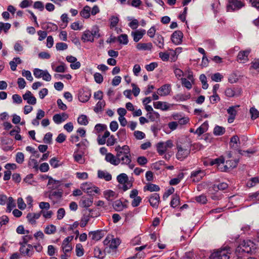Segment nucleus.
<instances>
[{"instance_id":"nucleus-25","label":"nucleus","mask_w":259,"mask_h":259,"mask_svg":"<svg viewBox=\"0 0 259 259\" xmlns=\"http://www.w3.org/2000/svg\"><path fill=\"white\" fill-rule=\"evenodd\" d=\"M91 96L90 92L88 91H82L79 93V100L81 102H86L90 99Z\"/></svg>"},{"instance_id":"nucleus-46","label":"nucleus","mask_w":259,"mask_h":259,"mask_svg":"<svg viewBox=\"0 0 259 259\" xmlns=\"http://www.w3.org/2000/svg\"><path fill=\"white\" fill-rule=\"evenodd\" d=\"M45 29H46L48 31H55L58 29V26L56 24H54L53 23H48L45 26Z\"/></svg>"},{"instance_id":"nucleus-38","label":"nucleus","mask_w":259,"mask_h":259,"mask_svg":"<svg viewBox=\"0 0 259 259\" xmlns=\"http://www.w3.org/2000/svg\"><path fill=\"white\" fill-rule=\"evenodd\" d=\"M15 203L14 200L12 197H9L8 198V202L7 203V212H11L13 208L15 207Z\"/></svg>"},{"instance_id":"nucleus-6","label":"nucleus","mask_w":259,"mask_h":259,"mask_svg":"<svg viewBox=\"0 0 259 259\" xmlns=\"http://www.w3.org/2000/svg\"><path fill=\"white\" fill-rule=\"evenodd\" d=\"M117 157V159L119 160V164L121 162V164L128 165L131 169H133L135 165L131 163V154H120L119 156Z\"/></svg>"},{"instance_id":"nucleus-14","label":"nucleus","mask_w":259,"mask_h":259,"mask_svg":"<svg viewBox=\"0 0 259 259\" xmlns=\"http://www.w3.org/2000/svg\"><path fill=\"white\" fill-rule=\"evenodd\" d=\"M205 176V172L201 169L196 170L191 172V177L194 182H199Z\"/></svg>"},{"instance_id":"nucleus-37","label":"nucleus","mask_w":259,"mask_h":259,"mask_svg":"<svg viewBox=\"0 0 259 259\" xmlns=\"http://www.w3.org/2000/svg\"><path fill=\"white\" fill-rule=\"evenodd\" d=\"M180 204V197L179 195L175 194L172 196V199L170 201V206L175 208Z\"/></svg>"},{"instance_id":"nucleus-33","label":"nucleus","mask_w":259,"mask_h":259,"mask_svg":"<svg viewBox=\"0 0 259 259\" xmlns=\"http://www.w3.org/2000/svg\"><path fill=\"white\" fill-rule=\"evenodd\" d=\"M238 161L237 160H229L226 162V165L224 166L225 170H227L229 168H234L236 167L238 164Z\"/></svg>"},{"instance_id":"nucleus-15","label":"nucleus","mask_w":259,"mask_h":259,"mask_svg":"<svg viewBox=\"0 0 259 259\" xmlns=\"http://www.w3.org/2000/svg\"><path fill=\"white\" fill-rule=\"evenodd\" d=\"M250 52V50L240 51L237 55V61L241 63H244L248 61V56Z\"/></svg>"},{"instance_id":"nucleus-10","label":"nucleus","mask_w":259,"mask_h":259,"mask_svg":"<svg viewBox=\"0 0 259 259\" xmlns=\"http://www.w3.org/2000/svg\"><path fill=\"white\" fill-rule=\"evenodd\" d=\"M73 236H68L66 237L63 241L62 244V248L64 253L70 252L72 250V247L69 244V242L72 240Z\"/></svg>"},{"instance_id":"nucleus-39","label":"nucleus","mask_w":259,"mask_h":259,"mask_svg":"<svg viewBox=\"0 0 259 259\" xmlns=\"http://www.w3.org/2000/svg\"><path fill=\"white\" fill-rule=\"evenodd\" d=\"M56 231V227L53 225H50L47 226L44 230V232L46 234L50 235L54 234Z\"/></svg>"},{"instance_id":"nucleus-16","label":"nucleus","mask_w":259,"mask_h":259,"mask_svg":"<svg viewBox=\"0 0 259 259\" xmlns=\"http://www.w3.org/2000/svg\"><path fill=\"white\" fill-rule=\"evenodd\" d=\"M89 236L91 237L92 240L98 241L104 237V234L102 230H97L90 232Z\"/></svg>"},{"instance_id":"nucleus-43","label":"nucleus","mask_w":259,"mask_h":259,"mask_svg":"<svg viewBox=\"0 0 259 259\" xmlns=\"http://www.w3.org/2000/svg\"><path fill=\"white\" fill-rule=\"evenodd\" d=\"M225 95L228 97H233L236 96H239V94H237L234 88H227L225 91Z\"/></svg>"},{"instance_id":"nucleus-30","label":"nucleus","mask_w":259,"mask_h":259,"mask_svg":"<svg viewBox=\"0 0 259 259\" xmlns=\"http://www.w3.org/2000/svg\"><path fill=\"white\" fill-rule=\"evenodd\" d=\"M160 190V188L158 185L155 184H153L152 183H149L144 186V191H149L150 192H157Z\"/></svg>"},{"instance_id":"nucleus-13","label":"nucleus","mask_w":259,"mask_h":259,"mask_svg":"<svg viewBox=\"0 0 259 259\" xmlns=\"http://www.w3.org/2000/svg\"><path fill=\"white\" fill-rule=\"evenodd\" d=\"M68 118V115L66 113H62L61 114H56L53 117L54 122L59 124L65 121Z\"/></svg>"},{"instance_id":"nucleus-26","label":"nucleus","mask_w":259,"mask_h":259,"mask_svg":"<svg viewBox=\"0 0 259 259\" xmlns=\"http://www.w3.org/2000/svg\"><path fill=\"white\" fill-rule=\"evenodd\" d=\"M152 48V44L151 42L138 43L136 46V48L140 51L151 50Z\"/></svg>"},{"instance_id":"nucleus-28","label":"nucleus","mask_w":259,"mask_h":259,"mask_svg":"<svg viewBox=\"0 0 259 259\" xmlns=\"http://www.w3.org/2000/svg\"><path fill=\"white\" fill-rule=\"evenodd\" d=\"M154 43L159 48H163L164 46V38L160 34H156Z\"/></svg>"},{"instance_id":"nucleus-42","label":"nucleus","mask_w":259,"mask_h":259,"mask_svg":"<svg viewBox=\"0 0 259 259\" xmlns=\"http://www.w3.org/2000/svg\"><path fill=\"white\" fill-rule=\"evenodd\" d=\"M105 106V102L104 101H99L94 107V110L96 113H98L101 111L102 109Z\"/></svg>"},{"instance_id":"nucleus-54","label":"nucleus","mask_w":259,"mask_h":259,"mask_svg":"<svg viewBox=\"0 0 259 259\" xmlns=\"http://www.w3.org/2000/svg\"><path fill=\"white\" fill-rule=\"evenodd\" d=\"M33 239L32 235H26L22 237V240L19 242V245H27V243Z\"/></svg>"},{"instance_id":"nucleus-52","label":"nucleus","mask_w":259,"mask_h":259,"mask_svg":"<svg viewBox=\"0 0 259 259\" xmlns=\"http://www.w3.org/2000/svg\"><path fill=\"white\" fill-rule=\"evenodd\" d=\"M113 206L116 211H121L124 207H126V206L124 205L122 202L119 200L116 201L115 202Z\"/></svg>"},{"instance_id":"nucleus-51","label":"nucleus","mask_w":259,"mask_h":259,"mask_svg":"<svg viewBox=\"0 0 259 259\" xmlns=\"http://www.w3.org/2000/svg\"><path fill=\"white\" fill-rule=\"evenodd\" d=\"M257 183H259V178L258 177H254L251 178L247 182V186L248 187L251 188L254 186Z\"/></svg>"},{"instance_id":"nucleus-41","label":"nucleus","mask_w":259,"mask_h":259,"mask_svg":"<svg viewBox=\"0 0 259 259\" xmlns=\"http://www.w3.org/2000/svg\"><path fill=\"white\" fill-rule=\"evenodd\" d=\"M228 187V185L226 183H221L219 184H214L213 185V189L214 190H225Z\"/></svg>"},{"instance_id":"nucleus-7","label":"nucleus","mask_w":259,"mask_h":259,"mask_svg":"<svg viewBox=\"0 0 259 259\" xmlns=\"http://www.w3.org/2000/svg\"><path fill=\"white\" fill-rule=\"evenodd\" d=\"M150 205L155 208H158L160 202L159 195L156 193L150 195L147 197Z\"/></svg>"},{"instance_id":"nucleus-19","label":"nucleus","mask_w":259,"mask_h":259,"mask_svg":"<svg viewBox=\"0 0 259 259\" xmlns=\"http://www.w3.org/2000/svg\"><path fill=\"white\" fill-rule=\"evenodd\" d=\"M146 33L145 29L138 30L135 31H132L131 35L133 37V39L136 42H138Z\"/></svg>"},{"instance_id":"nucleus-27","label":"nucleus","mask_w":259,"mask_h":259,"mask_svg":"<svg viewBox=\"0 0 259 259\" xmlns=\"http://www.w3.org/2000/svg\"><path fill=\"white\" fill-rule=\"evenodd\" d=\"M208 127V123L207 121L204 122L201 126H200L195 132V134L200 136L206 132Z\"/></svg>"},{"instance_id":"nucleus-32","label":"nucleus","mask_w":259,"mask_h":259,"mask_svg":"<svg viewBox=\"0 0 259 259\" xmlns=\"http://www.w3.org/2000/svg\"><path fill=\"white\" fill-rule=\"evenodd\" d=\"M98 176L100 179H105L107 181H109L112 179L111 175L106 171L98 170Z\"/></svg>"},{"instance_id":"nucleus-47","label":"nucleus","mask_w":259,"mask_h":259,"mask_svg":"<svg viewBox=\"0 0 259 259\" xmlns=\"http://www.w3.org/2000/svg\"><path fill=\"white\" fill-rule=\"evenodd\" d=\"M118 41L120 44L127 45L128 42L127 35L125 34H122L120 35L118 37Z\"/></svg>"},{"instance_id":"nucleus-49","label":"nucleus","mask_w":259,"mask_h":259,"mask_svg":"<svg viewBox=\"0 0 259 259\" xmlns=\"http://www.w3.org/2000/svg\"><path fill=\"white\" fill-rule=\"evenodd\" d=\"M225 162V159L223 157H220L219 158H215L214 159H212L210 162V165H213L214 164H217L218 165H220L221 164L224 163Z\"/></svg>"},{"instance_id":"nucleus-53","label":"nucleus","mask_w":259,"mask_h":259,"mask_svg":"<svg viewBox=\"0 0 259 259\" xmlns=\"http://www.w3.org/2000/svg\"><path fill=\"white\" fill-rule=\"evenodd\" d=\"M92 185L93 184L91 183H84L81 184L80 188L85 193H90L91 191L89 190H90V188L92 187Z\"/></svg>"},{"instance_id":"nucleus-55","label":"nucleus","mask_w":259,"mask_h":259,"mask_svg":"<svg viewBox=\"0 0 259 259\" xmlns=\"http://www.w3.org/2000/svg\"><path fill=\"white\" fill-rule=\"evenodd\" d=\"M115 194V193L111 190H107L104 192V197L108 200H110L111 198L114 197Z\"/></svg>"},{"instance_id":"nucleus-61","label":"nucleus","mask_w":259,"mask_h":259,"mask_svg":"<svg viewBox=\"0 0 259 259\" xmlns=\"http://www.w3.org/2000/svg\"><path fill=\"white\" fill-rule=\"evenodd\" d=\"M250 113L252 119H255L259 117V111L254 107H251L250 109Z\"/></svg>"},{"instance_id":"nucleus-24","label":"nucleus","mask_w":259,"mask_h":259,"mask_svg":"<svg viewBox=\"0 0 259 259\" xmlns=\"http://www.w3.org/2000/svg\"><path fill=\"white\" fill-rule=\"evenodd\" d=\"M81 40L83 42L86 41H91L93 42L94 39L93 36L92 35V33H91V31H90L89 30H87L83 32V34L81 37Z\"/></svg>"},{"instance_id":"nucleus-50","label":"nucleus","mask_w":259,"mask_h":259,"mask_svg":"<svg viewBox=\"0 0 259 259\" xmlns=\"http://www.w3.org/2000/svg\"><path fill=\"white\" fill-rule=\"evenodd\" d=\"M94 256L98 258H103L104 257L103 253L101 249L98 247H96L94 250Z\"/></svg>"},{"instance_id":"nucleus-64","label":"nucleus","mask_w":259,"mask_h":259,"mask_svg":"<svg viewBox=\"0 0 259 259\" xmlns=\"http://www.w3.org/2000/svg\"><path fill=\"white\" fill-rule=\"evenodd\" d=\"M22 74L24 77H25L26 79L30 81H32L33 79L31 73L29 70H23L22 71Z\"/></svg>"},{"instance_id":"nucleus-8","label":"nucleus","mask_w":259,"mask_h":259,"mask_svg":"<svg viewBox=\"0 0 259 259\" xmlns=\"http://www.w3.org/2000/svg\"><path fill=\"white\" fill-rule=\"evenodd\" d=\"M239 107V105L232 106L227 109V113L229 114V116L228 118V122L229 123H231L234 121L237 112L236 108Z\"/></svg>"},{"instance_id":"nucleus-11","label":"nucleus","mask_w":259,"mask_h":259,"mask_svg":"<svg viewBox=\"0 0 259 259\" xmlns=\"http://www.w3.org/2000/svg\"><path fill=\"white\" fill-rule=\"evenodd\" d=\"M63 195V190L58 189L57 191H51L49 192V198L52 200L54 203L55 200L60 199Z\"/></svg>"},{"instance_id":"nucleus-9","label":"nucleus","mask_w":259,"mask_h":259,"mask_svg":"<svg viewBox=\"0 0 259 259\" xmlns=\"http://www.w3.org/2000/svg\"><path fill=\"white\" fill-rule=\"evenodd\" d=\"M47 178L49 179L48 185L50 186L49 188L51 191L59 189L60 186L61 185V182L59 180H56L53 179L51 177L47 176Z\"/></svg>"},{"instance_id":"nucleus-3","label":"nucleus","mask_w":259,"mask_h":259,"mask_svg":"<svg viewBox=\"0 0 259 259\" xmlns=\"http://www.w3.org/2000/svg\"><path fill=\"white\" fill-rule=\"evenodd\" d=\"M178 152L176 154L177 158L181 161L185 159L190 153V149L184 148L181 145H177Z\"/></svg>"},{"instance_id":"nucleus-31","label":"nucleus","mask_w":259,"mask_h":259,"mask_svg":"<svg viewBox=\"0 0 259 259\" xmlns=\"http://www.w3.org/2000/svg\"><path fill=\"white\" fill-rule=\"evenodd\" d=\"M240 141L239 137L237 135L233 136L230 139V145L234 149H238V144H240Z\"/></svg>"},{"instance_id":"nucleus-45","label":"nucleus","mask_w":259,"mask_h":259,"mask_svg":"<svg viewBox=\"0 0 259 259\" xmlns=\"http://www.w3.org/2000/svg\"><path fill=\"white\" fill-rule=\"evenodd\" d=\"M75 251L76 254L77 256H81L84 254V249L83 248L82 245L80 243H78L75 246Z\"/></svg>"},{"instance_id":"nucleus-35","label":"nucleus","mask_w":259,"mask_h":259,"mask_svg":"<svg viewBox=\"0 0 259 259\" xmlns=\"http://www.w3.org/2000/svg\"><path fill=\"white\" fill-rule=\"evenodd\" d=\"M191 95L189 93L187 94H177L174 97V98L177 101H184L189 99Z\"/></svg>"},{"instance_id":"nucleus-40","label":"nucleus","mask_w":259,"mask_h":259,"mask_svg":"<svg viewBox=\"0 0 259 259\" xmlns=\"http://www.w3.org/2000/svg\"><path fill=\"white\" fill-rule=\"evenodd\" d=\"M128 180L127 176L124 173L121 174L117 177V181L121 184H124L125 183H127Z\"/></svg>"},{"instance_id":"nucleus-29","label":"nucleus","mask_w":259,"mask_h":259,"mask_svg":"<svg viewBox=\"0 0 259 259\" xmlns=\"http://www.w3.org/2000/svg\"><path fill=\"white\" fill-rule=\"evenodd\" d=\"M153 106L156 109H160L162 110H166L169 108V106L166 102H162L161 101L154 102Z\"/></svg>"},{"instance_id":"nucleus-12","label":"nucleus","mask_w":259,"mask_h":259,"mask_svg":"<svg viewBox=\"0 0 259 259\" xmlns=\"http://www.w3.org/2000/svg\"><path fill=\"white\" fill-rule=\"evenodd\" d=\"M183 33L180 31H175L171 35V41L176 45H179L182 42Z\"/></svg>"},{"instance_id":"nucleus-1","label":"nucleus","mask_w":259,"mask_h":259,"mask_svg":"<svg viewBox=\"0 0 259 259\" xmlns=\"http://www.w3.org/2000/svg\"><path fill=\"white\" fill-rule=\"evenodd\" d=\"M255 249L254 244L250 240H244L236 248V252L250 253Z\"/></svg>"},{"instance_id":"nucleus-62","label":"nucleus","mask_w":259,"mask_h":259,"mask_svg":"<svg viewBox=\"0 0 259 259\" xmlns=\"http://www.w3.org/2000/svg\"><path fill=\"white\" fill-rule=\"evenodd\" d=\"M56 48L58 51H63L68 48V45L64 42H58L56 45Z\"/></svg>"},{"instance_id":"nucleus-58","label":"nucleus","mask_w":259,"mask_h":259,"mask_svg":"<svg viewBox=\"0 0 259 259\" xmlns=\"http://www.w3.org/2000/svg\"><path fill=\"white\" fill-rule=\"evenodd\" d=\"M147 116L151 121H154L156 118H158L159 117V114L157 112L153 111V112L147 113Z\"/></svg>"},{"instance_id":"nucleus-18","label":"nucleus","mask_w":259,"mask_h":259,"mask_svg":"<svg viewBox=\"0 0 259 259\" xmlns=\"http://www.w3.org/2000/svg\"><path fill=\"white\" fill-rule=\"evenodd\" d=\"M41 213H42V210L38 213H28L27 215L26 218L29 223L31 224H35L36 220H37L40 218Z\"/></svg>"},{"instance_id":"nucleus-4","label":"nucleus","mask_w":259,"mask_h":259,"mask_svg":"<svg viewBox=\"0 0 259 259\" xmlns=\"http://www.w3.org/2000/svg\"><path fill=\"white\" fill-rule=\"evenodd\" d=\"M210 259H229V251L227 249H222L213 252L210 256Z\"/></svg>"},{"instance_id":"nucleus-59","label":"nucleus","mask_w":259,"mask_h":259,"mask_svg":"<svg viewBox=\"0 0 259 259\" xmlns=\"http://www.w3.org/2000/svg\"><path fill=\"white\" fill-rule=\"evenodd\" d=\"M181 80L183 86L185 87L188 90H190L192 88V84L189 80H188L185 78H181Z\"/></svg>"},{"instance_id":"nucleus-44","label":"nucleus","mask_w":259,"mask_h":259,"mask_svg":"<svg viewBox=\"0 0 259 259\" xmlns=\"http://www.w3.org/2000/svg\"><path fill=\"white\" fill-rule=\"evenodd\" d=\"M225 132V128L222 126L217 125L213 130V134L216 136H221Z\"/></svg>"},{"instance_id":"nucleus-36","label":"nucleus","mask_w":259,"mask_h":259,"mask_svg":"<svg viewBox=\"0 0 259 259\" xmlns=\"http://www.w3.org/2000/svg\"><path fill=\"white\" fill-rule=\"evenodd\" d=\"M91 8L88 6H85L82 11L80 12V14L81 16L84 18H89L90 17Z\"/></svg>"},{"instance_id":"nucleus-34","label":"nucleus","mask_w":259,"mask_h":259,"mask_svg":"<svg viewBox=\"0 0 259 259\" xmlns=\"http://www.w3.org/2000/svg\"><path fill=\"white\" fill-rule=\"evenodd\" d=\"M120 240L118 238H112L109 244V248L112 249H116L120 244Z\"/></svg>"},{"instance_id":"nucleus-2","label":"nucleus","mask_w":259,"mask_h":259,"mask_svg":"<svg viewBox=\"0 0 259 259\" xmlns=\"http://www.w3.org/2000/svg\"><path fill=\"white\" fill-rule=\"evenodd\" d=\"M172 146L171 140H167L165 142H160L156 145L157 151L160 155H163L168 149H170Z\"/></svg>"},{"instance_id":"nucleus-48","label":"nucleus","mask_w":259,"mask_h":259,"mask_svg":"<svg viewBox=\"0 0 259 259\" xmlns=\"http://www.w3.org/2000/svg\"><path fill=\"white\" fill-rule=\"evenodd\" d=\"M77 121L79 124L84 125H87L89 123L87 116L85 115H81L79 116L77 119Z\"/></svg>"},{"instance_id":"nucleus-23","label":"nucleus","mask_w":259,"mask_h":259,"mask_svg":"<svg viewBox=\"0 0 259 259\" xmlns=\"http://www.w3.org/2000/svg\"><path fill=\"white\" fill-rule=\"evenodd\" d=\"M93 202V198L91 197L90 198L82 197L80 201V205L82 207H89L91 206Z\"/></svg>"},{"instance_id":"nucleus-56","label":"nucleus","mask_w":259,"mask_h":259,"mask_svg":"<svg viewBox=\"0 0 259 259\" xmlns=\"http://www.w3.org/2000/svg\"><path fill=\"white\" fill-rule=\"evenodd\" d=\"M32 3V0H23L19 4V6L22 9L26 8L31 6Z\"/></svg>"},{"instance_id":"nucleus-60","label":"nucleus","mask_w":259,"mask_h":259,"mask_svg":"<svg viewBox=\"0 0 259 259\" xmlns=\"http://www.w3.org/2000/svg\"><path fill=\"white\" fill-rule=\"evenodd\" d=\"M24 160V155L22 152H18L16 155V161L19 164H21Z\"/></svg>"},{"instance_id":"nucleus-22","label":"nucleus","mask_w":259,"mask_h":259,"mask_svg":"<svg viewBox=\"0 0 259 259\" xmlns=\"http://www.w3.org/2000/svg\"><path fill=\"white\" fill-rule=\"evenodd\" d=\"M105 160L114 165L119 164V160L117 159L116 155L115 156L111 153H107L105 156Z\"/></svg>"},{"instance_id":"nucleus-17","label":"nucleus","mask_w":259,"mask_h":259,"mask_svg":"<svg viewBox=\"0 0 259 259\" xmlns=\"http://www.w3.org/2000/svg\"><path fill=\"white\" fill-rule=\"evenodd\" d=\"M23 98L27 101L29 104L35 105L36 103V99L33 96L30 91H27L25 94L23 95Z\"/></svg>"},{"instance_id":"nucleus-21","label":"nucleus","mask_w":259,"mask_h":259,"mask_svg":"<svg viewBox=\"0 0 259 259\" xmlns=\"http://www.w3.org/2000/svg\"><path fill=\"white\" fill-rule=\"evenodd\" d=\"M170 91V86L169 84H165L161 86L158 89L157 94L161 96H165L168 95Z\"/></svg>"},{"instance_id":"nucleus-63","label":"nucleus","mask_w":259,"mask_h":259,"mask_svg":"<svg viewBox=\"0 0 259 259\" xmlns=\"http://www.w3.org/2000/svg\"><path fill=\"white\" fill-rule=\"evenodd\" d=\"M44 72L45 70L38 68H35L33 70V74L36 78H40L42 77Z\"/></svg>"},{"instance_id":"nucleus-20","label":"nucleus","mask_w":259,"mask_h":259,"mask_svg":"<svg viewBox=\"0 0 259 259\" xmlns=\"http://www.w3.org/2000/svg\"><path fill=\"white\" fill-rule=\"evenodd\" d=\"M19 251L23 256L31 257L34 253V251L26 247V245H20Z\"/></svg>"},{"instance_id":"nucleus-57","label":"nucleus","mask_w":259,"mask_h":259,"mask_svg":"<svg viewBox=\"0 0 259 259\" xmlns=\"http://www.w3.org/2000/svg\"><path fill=\"white\" fill-rule=\"evenodd\" d=\"M92 217V215H90L89 214L88 215H84L83 217L81 219V222L80 223V226L81 227L83 228L87 224H88V222L90 220V217Z\"/></svg>"},{"instance_id":"nucleus-5","label":"nucleus","mask_w":259,"mask_h":259,"mask_svg":"<svg viewBox=\"0 0 259 259\" xmlns=\"http://www.w3.org/2000/svg\"><path fill=\"white\" fill-rule=\"evenodd\" d=\"M243 6V3L238 0H229L227 6V11L231 12L238 10Z\"/></svg>"}]
</instances>
